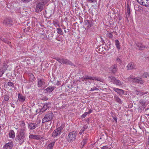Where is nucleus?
Returning a JSON list of instances; mask_svg holds the SVG:
<instances>
[{
    "label": "nucleus",
    "mask_w": 149,
    "mask_h": 149,
    "mask_svg": "<svg viewBox=\"0 0 149 149\" xmlns=\"http://www.w3.org/2000/svg\"><path fill=\"white\" fill-rule=\"evenodd\" d=\"M50 0H42L41 2L42 3H44L45 6L49 1Z\"/></svg>",
    "instance_id": "nucleus-38"
},
{
    "label": "nucleus",
    "mask_w": 149,
    "mask_h": 149,
    "mask_svg": "<svg viewBox=\"0 0 149 149\" xmlns=\"http://www.w3.org/2000/svg\"><path fill=\"white\" fill-rule=\"evenodd\" d=\"M115 43L117 48L118 50H119L120 49V43L119 41L117 40H115Z\"/></svg>",
    "instance_id": "nucleus-25"
},
{
    "label": "nucleus",
    "mask_w": 149,
    "mask_h": 149,
    "mask_svg": "<svg viewBox=\"0 0 149 149\" xmlns=\"http://www.w3.org/2000/svg\"><path fill=\"white\" fill-rule=\"evenodd\" d=\"M29 138L31 139H35L38 140L40 139V136L38 135H35L34 134H30L29 137Z\"/></svg>",
    "instance_id": "nucleus-22"
},
{
    "label": "nucleus",
    "mask_w": 149,
    "mask_h": 149,
    "mask_svg": "<svg viewBox=\"0 0 149 149\" xmlns=\"http://www.w3.org/2000/svg\"><path fill=\"white\" fill-rule=\"evenodd\" d=\"M1 40L3 41L4 42H5L6 43L8 44L10 43V42H9L6 39H5L4 38H3V39H2L1 38Z\"/></svg>",
    "instance_id": "nucleus-39"
},
{
    "label": "nucleus",
    "mask_w": 149,
    "mask_h": 149,
    "mask_svg": "<svg viewBox=\"0 0 149 149\" xmlns=\"http://www.w3.org/2000/svg\"><path fill=\"white\" fill-rule=\"evenodd\" d=\"M108 36L110 38H111L113 37V35L111 33L109 32L107 34Z\"/></svg>",
    "instance_id": "nucleus-43"
},
{
    "label": "nucleus",
    "mask_w": 149,
    "mask_h": 149,
    "mask_svg": "<svg viewBox=\"0 0 149 149\" xmlns=\"http://www.w3.org/2000/svg\"><path fill=\"white\" fill-rule=\"evenodd\" d=\"M133 81V82H137L141 84H142L144 83V81L142 80V79L139 77H137L135 78Z\"/></svg>",
    "instance_id": "nucleus-13"
},
{
    "label": "nucleus",
    "mask_w": 149,
    "mask_h": 149,
    "mask_svg": "<svg viewBox=\"0 0 149 149\" xmlns=\"http://www.w3.org/2000/svg\"><path fill=\"white\" fill-rule=\"evenodd\" d=\"M113 91L116 92L119 95H121L123 94L124 91L123 90L119 89L116 88H113Z\"/></svg>",
    "instance_id": "nucleus-17"
},
{
    "label": "nucleus",
    "mask_w": 149,
    "mask_h": 149,
    "mask_svg": "<svg viewBox=\"0 0 149 149\" xmlns=\"http://www.w3.org/2000/svg\"><path fill=\"white\" fill-rule=\"evenodd\" d=\"M86 143H87L86 139H85L83 140L81 142V146L80 147L81 148H83Z\"/></svg>",
    "instance_id": "nucleus-31"
},
{
    "label": "nucleus",
    "mask_w": 149,
    "mask_h": 149,
    "mask_svg": "<svg viewBox=\"0 0 149 149\" xmlns=\"http://www.w3.org/2000/svg\"><path fill=\"white\" fill-rule=\"evenodd\" d=\"M84 131L85 130H84L81 128V129L80 130L79 133L80 134H81L82 133H84Z\"/></svg>",
    "instance_id": "nucleus-46"
},
{
    "label": "nucleus",
    "mask_w": 149,
    "mask_h": 149,
    "mask_svg": "<svg viewBox=\"0 0 149 149\" xmlns=\"http://www.w3.org/2000/svg\"><path fill=\"white\" fill-rule=\"evenodd\" d=\"M92 111L93 110L91 109H90L87 112V113H88V114H89L91 113L92 112Z\"/></svg>",
    "instance_id": "nucleus-50"
},
{
    "label": "nucleus",
    "mask_w": 149,
    "mask_h": 149,
    "mask_svg": "<svg viewBox=\"0 0 149 149\" xmlns=\"http://www.w3.org/2000/svg\"><path fill=\"white\" fill-rule=\"evenodd\" d=\"M3 68H5L4 70H6L7 68V64L6 63H4L3 65Z\"/></svg>",
    "instance_id": "nucleus-45"
},
{
    "label": "nucleus",
    "mask_w": 149,
    "mask_h": 149,
    "mask_svg": "<svg viewBox=\"0 0 149 149\" xmlns=\"http://www.w3.org/2000/svg\"><path fill=\"white\" fill-rule=\"evenodd\" d=\"M140 4L146 6H149V0H137Z\"/></svg>",
    "instance_id": "nucleus-10"
},
{
    "label": "nucleus",
    "mask_w": 149,
    "mask_h": 149,
    "mask_svg": "<svg viewBox=\"0 0 149 149\" xmlns=\"http://www.w3.org/2000/svg\"><path fill=\"white\" fill-rule=\"evenodd\" d=\"M53 24L54 25V26L56 27H60V26L59 22L57 21H54Z\"/></svg>",
    "instance_id": "nucleus-35"
},
{
    "label": "nucleus",
    "mask_w": 149,
    "mask_h": 149,
    "mask_svg": "<svg viewBox=\"0 0 149 149\" xmlns=\"http://www.w3.org/2000/svg\"><path fill=\"white\" fill-rule=\"evenodd\" d=\"M136 45L140 49L143 50L145 47V46L141 43H138Z\"/></svg>",
    "instance_id": "nucleus-27"
},
{
    "label": "nucleus",
    "mask_w": 149,
    "mask_h": 149,
    "mask_svg": "<svg viewBox=\"0 0 149 149\" xmlns=\"http://www.w3.org/2000/svg\"><path fill=\"white\" fill-rule=\"evenodd\" d=\"M53 114L52 112H50L45 115L44 118L42 119V123L51 121L52 120L53 117Z\"/></svg>",
    "instance_id": "nucleus-4"
},
{
    "label": "nucleus",
    "mask_w": 149,
    "mask_h": 149,
    "mask_svg": "<svg viewBox=\"0 0 149 149\" xmlns=\"http://www.w3.org/2000/svg\"><path fill=\"white\" fill-rule=\"evenodd\" d=\"M134 78H134V77L133 76H130L128 77V79L129 81L133 82V81H134Z\"/></svg>",
    "instance_id": "nucleus-32"
},
{
    "label": "nucleus",
    "mask_w": 149,
    "mask_h": 149,
    "mask_svg": "<svg viewBox=\"0 0 149 149\" xmlns=\"http://www.w3.org/2000/svg\"><path fill=\"white\" fill-rule=\"evenodd\" d=\"M61 130L62 128L61 127L56 129L52 133V136L53 137H56L59 136L61 134Z\"/></svg>",
    "instance_id": "nucleus-6"
},
{
    "label": "nucleus",
    "mask_w": 149,
    "mask_h": 149,
    "mask_svg": "<svg viewBox=\"0 0 149 149\" xmlns=\"http://www.w3.org/2000/svg\"><path fill=\"white\" fill-rule=\"evenodd\" d=\"M88 114V113H87V112H85L84 114H82L81 115V117L82 118H84L86 117V115Z\"/></svg>",
    "instance_id": "nucleus-41"
},
{
    "label": "nucleus",
    "mask_w": 149,
    "mask_h": 149,
    "mask_svg": "<svg viewBox=\"0 0 149 149\" xmlns=\"http://www.w3.org/2000/svg\"><path fill=\"white\" fill-rule=\"evenodd\" d=\"M63 59V58H57L56 59V60L58 62L61 63H62V59Z\"/></svg>",
    "instance_id": "nucleus-44"
},
{
    "label": "nucleus",
    "mask_w": 149,
    "mask_h": 149,
    "mask_svg": "<svg viewBox=\"0 0 149 149\" xmlns=\"http://www.w3.org/2000/svg\"><path fill=\"white\" fill-rule=\"evenodd\" d=\"M51 103H47L45 104H42V107L41 109V111L43 112L46 110L50 108Z\"/></svg>",
    "instance_id": "nucleus-9"
},
{
    "label": "nucleus",
    "mask_w": 149,
    "mask_h": 149,
    "mask_svg": "<svg viewBox=\"0 0 149 149\" xmlns=\"http://www.w3.org/2000/svg\"><path fill=\"white\" fill-rule=\"evenodd\" d=\"M127 69L128 70H132L135 68V66L133 63H129L127 66Z\"/></svg>",
    "instance_id": "nucleus-19"
},
{
    "label": "nucleus",
    "mask_w": 149,
    "mask_h": 149,
    "mask_svg": "<svg viewBox=\"0 0 149 149\" xmlns=\"http://www.w3.org/2000/svg\"><path fill=\"white\" fill-rule=\"evenodd\" d=\"M4 100H3L2 102L6 101L8 102L10 99L9 95L8 94H6L4 95Z\"/></svg>",
    "instance_id": "nucleus-24"
},
{
    "label": "nucleus",
    "mask_w": 149,
    "mask_h": 149,
    "mask_svg": "<svg viewBox=\"0 0 149 149\" xmlns=\"http://www.w3.org/2000/svg\"><path fill=\"white\" fill-rule=\"evenodd\" d=\"M5 72V70H0V77H1L2 76L3 74Z\"/></svg>",
    "instance_id": "nucleus-40"
},
{
    "label": "nucleus",
    "mask_w": 149,
    "mask_h": 149,
    "mask_svg": "<svg viewBox=\"0 0 149 149\" xmlns=\"http://www.w3.org/2000/svg\"><path fill=\"white\" fill-rule=\"evenodd\" d=\"M32 0H21L22 1L24 2H28L32 1Z\"/></svg>",
    "instance_id": "nucleus-49"
},
{
    "label": "nucleus",
    "mask_w": 149,
    "mask_h": 149,
    "mask_svg": "<svg viewBox=\"0 0 149 149\" xmlns=\"http://www.w3.org/2000/svg\"><path fill=\"white\" fill-rule=\"evenodd\" d=\"M134 9L136 11H140L142 10L143 8L140 6L136 5L134 6Z\"/></svg>",
    "instance_id": "nucleus-23"
},
{
    "label": "nucleus",
    "mask_w": 149,
    "mask_h": 149,
    "mask_svg": "<svg viewBox=\"0 0 149 149\" xmlns=\"http://www.w3.org/2000/svg\"><path fill=\"white\" fill-rule=\"evenodd\" d=\"M90 3H94L97 2V0H87Z\"/></svg>",
    "instance_id": "nucleus-42"
},
{
    "label": "nucleus",
    "mask_w": 149,
    "mask_h": 149,
    "mask_svg": "<svg viewBox=\"0 0 149 149\" xmlns=\"http://www.w3.org/2000/svg\"><path fill=\"white\" fill-rule=\"evenodd\" d=\"M148 115L149 116V113L148 114Z\"/></svg>",
    "instance_id": "nucleus-57"
},
{
    "label": "nucleus",
    "mask_w": 149,
    "mask_h": 149,
    "mask_svg": "<svg viewBox=\"0 0 149 149\" xmlns=\"http://www.w3.org/2000/svg\"><path fill=\"white\" fill-rule=\"evenodd\" d=\"M62 63L63 64L66 65L68 64L69 65H71L72 63L69 60L64 58H63V59H62Z\"/></svg>",
    "instance_id": "nucleus-20"
},
{
    "label": "nucleus",
    "mask_w": 149,
    "mask_h": 149,
    "mask_svg": "<svg viewBox=\"0 0 149 149\" xmlns=\"http://www.w3.org/2000/svg\"><path fill=\"white\" fill-rule=\"evenodd\" d=\"M143 77L147 78L149 77V74L147 72H145L143 74Z\"/></svg>",
    "instance_id": "nucleus-37"
},
{
    "label": "nucleus",
    "mask_w": 149,
    "mask_h": 149,
    "mask_svg": "<svg viewBox=\"0 0 149 149\" xmlns=\"http://www.w3.org/2000/svg\"><path fill=\"white\" fill-rule=\"evenodd\" d=\"M57 32L58 34L60 35L63 34L61 28L59 27L57 29Z\"/></svg>",
    "instance_id": "nucleus-34"
},
{
    "label": "nucleus",
    "mask_w": 149,
    "mask_h": 149,
    "mask_svg": "<svg viewBox=\"0 0 149 149\" xmlns=\"http://www.w3.org/2000/svg\"><path fill=\"white\" fill-rule=\"evenodd\" d=\"M83 24L86 27V29L87 30L92 26V22L88 20H84Z\"/></svg>",
    "instance_id": "nucleus-7"
},
{
    "label": "nucleus",
    "mask_w": 149,
    "mask_h": 149,
    "mask_svg": "<svg viewBox=\"0 0 149 149\" xmlns=\"http://www.w3.org/2000/svg\"><path fill=\"white\" fill-rule=\"evenodd\" d=\"M116 61L117 62H118V63H119L120 64H121V61L120 59L119 58H117Z\"/></svg>",
    "instance_id": "nucleus-47"
},
{
    "label": "nucleus",
    "mask_w": 149,
    "mask_h": 149,
    "mask_svg": "<svg viewBox=\"0 0 149 149\" xmlns=\"http://www.w3.org/2000/svg\"><path fill=\"white\" fill-rule=\"evenodd\" d=\"M84 80H86L87 79H89L90 80H96L97 81H101V79L100 78H98L96 77H89L88 76H85L84 78Z\"/></svg>",
    "instance_id": "nucleus-11"
},
{
    "label": "nucleus",
    "mask_w": 149,
    "mask_h": 149,
    "mask_svg": "<svg viewBox=\"0 0 149 149\" xmlns=\"http://www.w3.org/2000/svg\"><path fill=\"white\" fill-rule=\"evenodd\" d=\"M31 76H32V77L33 78H34V76L33 75H32Z\"/></svg>",
    "instance_id": "nucleus-55"
},
{
    "label": "nucleus",
    "mask_w": 149,
    "mask_h": 149,
    "mask_svg": "<svg viewBox=\"0 0 149 149\" xmlns=\"http://www.w3.org/2000/svg\"><path fill=\"white\" fill-rule=\"evenodd\" d=\"M110 70L113 73H115L117 70V65L115 64L111 66L110 68Z\"/></svg>",
    "instance_id": "nucleus-21"
},
{
    "label": "nucleus",
    "mask_w": 149,
    "mask_h": 149,
    "mask_svg": "<svg viewBox=\"0 0 149 149\" xmlns=\"http://www.w3.org/2000/svg\"><path fill=\"white\" fill-rule=\"evenodd\" d=\"M114 99L115 101L120 103H122V101L120 98L117 95L114 96Z\"/></svg>",
    "instance_id": "nucleus-30"
},
{
    "label": "nucleus",
    "mask_w": 149,
    "mask_h": 149,
    "mask_svg": "<svg viewBox=\"0 0 149 149\" xmlns=\"http://www.w3.org/2000/svg\"><path fill=\"white\" fill-rule=\"evenodd\" d=\"M22 125H23V126H25V123L24 122H22Z\"/></svg>",
    "instance_id": "nucleus-54"
},
{
    "label": "nucleus",
    "mask_w": 149,
    "mask_h": 149,
    "mask_svg": "<svg viewBox=\"0 0 149 149\" xmlns=\"http://www.w3.org/2000/svg\"><path fill=\"white\" fill-rule=\"evenodd\" d=\"M111 80L114 81V84L118 86H121L122 85L123 82L119 80L116 79L115 78L112 77Z\"/></svg>",
    "instance_id": "nucleus-14"
},
{
    "label": "nucleus",
    "mask_w": 149,
    "mask_h": 149,
    "mask_svg": "<svg viewBox=\"0 0 149 149\" xmlns=\"http://www.w3.org/2000/svg\"><path fill=\"white\" fill-rule=\"evenodd\" d=\"M13 146V143L12 141L9 142L4 146V149H11Z\"/></svg>",
    "instance_id": "nucleus-12"
},
{
    "label": "nucleus",
    "mask_w": 149,
    "mask_h": 149,
    "mask_svg": "<svg viewBox=\"0 0 149 149\" xmlns=\"http://www.w3.org/2000/svg\"><path fill=\"white\" fill-rule=\"evenodd\" d=\"M101 149H108V148L106 146H103L102 147Z\"/></svg>",
    "instance_id": "nucleus-52"
},
{
    "label": "nucleus",
    "mask_w": 149,
    "mask_h": 149,
    "mask_svg": "<svg viewBox=\"0 0 149 149\" xmlns=\"http://www.w3.org/2000/svg\"><path fill=\"white\" fill-rule=\"evenodd\" d=\"M18 97L19 101L21 102H23L26 99L25 96L20 93H19L18 94Z\"/></svg>",
    "instance_id": "nucleus-15"
},
{
    "label": "nucleus",
    "mask_w": 149,
    "mask_h": 149,
    "mask_svg": "<svg viewBox=\"0 0 149 149\" xmlns=\"http://www.w3.org/2000/svg\"><path fill=\"white\" fill-rule=\"evenodd\" d=\"M113 118L114 120L116 121V122L117 121V120L116 117H114Z\"/></svg>",
    "instance_id": "nucleus-53"
},
{
    "label": "nucleus",
    "mask_w": 149,
    "mask_h": 149,
    "mask_svg": "<svg viewBox=\"0 0 149 149\" xmlns=\"http://www.w3.org/2000/svg\"><path fill=\"white\" fill-rule=\"evenodd\" d=\"M77 136L76 132L73 131L70 132L68 135L67 139L68 142H72L75 140Z\"/></svg>",
    "instance_id": "nucleus-3"
},
{
    "label": "nucleus",
    "mask_w": 149,
    "mask_h": 149,
    "mask_svg": "<svg viewBox=\"0 0 149 149\" xmlns=\"http://www.w3.org/2000/svg\"><path fill=\"white\" fill-rule=\"evenodd\" d=\"M88 128V126L87 125H84L82 127V129H83L84 130Z\"/></svg>",
    "instance_id": "nucleus-48"
},
{
    "label": "nucleus",
    "mask_w": 149,
    "mask_h": 149,
    "mask_svg": "<svg viewBox=\"0 0 149 149\" xmlns=\"http://www.w3.org/2000/svg\"><path fill=\"white\" fill-rule=\"evenodd\" d=\"M55 142L53 141L51 142L48 145L47 148L48 149H52L54 145Z\"/></svg>",
    "instance_id": "nucleus-28"
},
{
    "label": "nucleus",
    "mask_w": 149,
    "mask_h": 149,
    "mask_svg": "<svg viewBox=\"0 0 149 149\" xmlns=\"http://www.w3.org/2000/svg\"><path fill=\"white\" fill-rule=\"evenodd\" d=\"M38 86L39 87H41L42 86L45 84V81L43 79H38Z\"/></svg>",
    "instance_id": "nucleus-16"
},
{
    "label": "nucleus",
    "mask_w": 149,
    "mask_h": 149,
    "mask_svg": "<svg viewBox=\"0 0 149 149\" xmlns=\"http://www.w3.org/2000/svg\"><path fill=\"white\" fill-rule=\"evenodd\" d=\"M8 136L9 138L14 139L15 136V133L14 131L12 130H10L8 133Z\"/></svg>",
    "instance_id": "nucleus-18"
},
{
    "label": "nucleus",
    "mask_w": 149,
    "mask_h": 149,
    "mask_svg": "<svg viewBox=\"0 0 149 149\" xmlns=\"http://www.w3.org/2000/svg\"><path fill=\"white\" fill-rule=\"evenodd\" d=\"M64 31H65V33H66V31H65V30Z\"/></svg>",
    "instance_id": "nucleus-56"
},
{
    "label": "nucleus",
    "mask_w": 149,
    "mask_h": 149,
    "mask_svg": "<svg viewBox=\"0 0 149 149\" xmlns=\"http://www.w3.org/2000/svg\"><path fill=\"white\" fill-rule=\"evenodd\" d=\"M98 89L97 88H96V87H95L94 88H91V91H94L95 90H98Z\"/></svg>",
    "instance_id": "nucleus-51"
},
{
    "label": "nucleus",
    "mask_w": 149,
    "mask_h": 149,
    "mask_svg": "<svg viewBox=\"0 0 149 149\" xmlns=\"http://www.w3.org/2000/svg\"><path fill=\"white\" fill-rule=\"evenodd\" d=\"M0 127H1V126H0Z\"/></svg>",
    "instance_id": "nucleus-58"
},
{
    "label": "nucleus",
    "mask_w": 149,
    "mask_h": 149,
    "mask_svg": "<svg viewBox=\"0 0 149 149\" xmlns=\"http://www.w3.org/2000/svg\"><path fill=\"white\" fill-rule=\"evenodd\" d=\"M7 85L9 86H11L12 87H14V84L11 82H8L7 83Z\"/></svg>",
    "instance_id": "nucleus-36"
},
{
    "label": "nucleus",
    "mask_w": 149,
    "mask_h": 149,
    "mask_svg": "<svg viewBox=\"0 0 149 149\" xmlns=\"http://www.w3.org/2000/svg\"><path fill=\"white\" fill-rule=\"evenodd\" d=\"M25 136L24 130L23 129H21L19 132L17 133L16 139L19 142H23L24 141Z\"/></svg>",
    "instance_id": "nucleus-1"
},
{
    "label": "nucleus",
    "mask_w": 149,
    "mask_h": 149,
    "mask_svg": "<svg viewBox=\"0 0 149 149\" xmlns=\"http://www.w3.org/2000/svg\"><path fill=\"white\" fill-rule=\"evenodd\" d=\"M3 23L5 25L10 26L13 24V22L11 19L6 18L3 20Z\"/></svg>",
    "instance_id": "nucleus-8"
},
{
    "label": "nucleus",
    "mask_w": 149,
    "mask_h": 149,
    "mask_svg": "<svg viewBox=\"0 0 149 149\" xmlns=\"http://www.w3.org/2000/svg\"><path fill=\"white\" fill-rule=\"evenodd\" d=\"M147 92H145L143 93L142 92H141L139 91H136V93L137 94H139V95L141 96H142L144 94H146L147 93Z\"/></svg>",
    "instance_id": "nucleus-33"
},
{
    "label": "nucleus",
    "mask_w": 149,
    "mask_h": 149,
    "mask_svg": "<svg viewBox=\"0 0 149 149\" xmlns=\"http://www.w3.org/2000/svg\"><path fill=\"white\" fill-rule=\"evenodd\" d=\"M40 121L36 122L35 123H29L28 124L29 128L30 130H33L35 129L39 126Z\"/></svg>",
    "instance_id": "nucleus-5"
},
{
    "label": "nucleus",
    "mask_w": 149,
    "mask_h": 149,
    "mask_svg": "<svg viewBox=\"0 0 149 149\" xmlns=\"http://www.w3.org/2000/svg\"><path fill=\"white\" fill-rule=\"evenodd\" d=\"M45 6L44 3H42L41 2H37L35 8V12L38 13L42 11L44 8Z\"/></svg>",
    "instance_id": "nucleus-2"
},
{
    "label": "nucleus",
    "mask_w": 149,
    "mask_h": 149,
    "mask_svg": "<svg viewBox=\"0 0 149 149\" xmlns=\"http://www.w3.org/2000/svg\"><path fill=\"white\" fill-rule=\"evenodd\" d=\"M130 6L129 5L127 4V12L126 13V16L129 17L130 15Z\"/></svg>",
    "instance_id": "nucleus-26"
},
{
    "label": "nucleus",
    "mask_w": 149,
    "mask_h": 149,
    "mask_svg": "<svg viewBox=\"0 0 149 149\" xmlns=\"http://www.w3.org/2000/svg\"><path fill=\"white\" fill-rule=\"evenodd\" d=\"M54 90V87H53L49 86L47 88L46 90L47 92L48 93L51 92Z\"/></svg>",
    "instance_id": "nucleus-29"
}]
</instances>
